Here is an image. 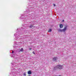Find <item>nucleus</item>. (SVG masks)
I'll list each match as a JSON object with an SVG mask.
<instances>
[{
    "instance_id": "obj_1",
    "label": "nucleus",
    "mask_w": 76,
    "mask_h": 76,
    "mask_svg": "<svg viewBox=\"0 0 76 76\" xmlns=\"http://www.w3.org/2000/svg\"><path fill=\"white\" fill-rule=\"evenodd\" d=\"M26 25H25L24 26H23L22 28H19L17 29V31L14 34V36H16L15 37V40L17 41L19 40V39L22 38L21 36H20V35H22L23 34V32H25V26Z\"/></svg>"
},
{
    "instance_id": "obj_2",
    "label": "nucleus",
    "mask_w": 76,
    "mask_h": 76,
    "mask_svg": "<svg viewBox=\"0 0 76 76\" xmlns=\"http://www.w3.org/2000/svg\"><path fill=\"white\" fill-rule=\"evenodd\" d=\"M19 19L20 20H21V19L27 20L28 19V16L27 15H25V14H22L20 17H19Z\"/></svg>"
},
{
    "instance_id": "obj_3",
    "label": "nucleus",
    "mask_w": 76,
    "mask_h": 76,
    "mask_svg": "<svg viewBox=\"0 0 76 76\" xmlns=\"http://www.w3.org/2000/svg\"><path fill=\"white\" fill-rule=\"evenodd\" d=\"M57 69H63V66L61 65H58L54 67V70H56Z\"/></svg>"
},
{
    "instance_id": "obj_4",
    "label": "nucleus",
    "mask_w": 76,
    "mask_h": 76,
    "mask_svg": "<svg viewBox=\"0 0 76 76\" xmlns=\"http://www.w3.org/2000/svg\"><path fill=\"white\" fill-rule=\"evenodd\" d=\"M15 66H14V67L12 68V70H15V68H16L19 66V65L17 63L15 64Z\"/></svg>"
},
{
    "instance_id": "obj_5",
    "label": "nucleus",
    "mask_w": 76,
    "mask_h": 76,
    "mask_svg": "<svg viewBox=\"0 0 76 76\" xmlns=\"http://www.w3.org/2000/svg\"><path fill=\"white\" fill-rule=\"evenodd\" d=\"M67 25H65V27H64V28L63 29V31H64L65 32L67 30Z\"/></svg>"
},
{
    "instance_id": "obj_6",
    "label": "nucleus",
    "mask_w": 76,
    "mask_h": 76,
    "mask_svg": "<svg viewBox=\"0 0 76 76\" xmlns=\"http://www.w3.org/2000/svg\"><path fill=\"white\" fill-rule=\"evenodd\" d=\"M10 74H12L13 75V76H15L16 75V73H15V71L14 72L11 73H10Z\"/></svg>"
},
{
    "instance_id": "obj_7",
    "label": "nucleus",
    "mask_w": 76,
    "mask_h": 76,
    "mask_svg": "<svg viewBox=\"0 0 76 76\" xmlns=\"http://www.w3.org/2000/svg\"><path fill=\"white\" fill-rule=\"evenodd\" d=\"M58 32H65L63 30V29H59L58 30Z\"/></svg>"
},
{
    "instance_id": "obj_8",
    "label": "nucleus",
    "mask_w": 76,
    "mask_h": 76,
    "mask_svg": "<svg viewBox=\"0 0 76 76\" xmlns=\"http://www.w3.org/2000/svg\"><path fill=\"white\" fill-rule=\"evenodd\" d=\"M23 48H21L20 50V51H18V52H23Z\"/></svg>"
},
{
    "instance_id": "obj_9",
    "label": "nucleus",
    "mask_w": 76,
    "mask_h": 76,
    "mask_svg": "<svg viewBox=\"0 0 76 76\" xmlns=\"http://www.w3.org/2000/svg\"><path fill=\"white\" fill-rule=\"evenodd\" d=\"M27 73L28 75H31L32 73V72H31V71H29Z\"/></svg>"
},
{
    "instance_id": "obj_10",
    "label": "nucleus",
    "mask_w": 76,
    "mask_h": 76,
    "mask_svg": "<svg viewBox=\"0 0 76 76\" xmlns=\"http://www.w3.org/2000/svg\"><path fill=\"white\" fill-rule=\"evenodd\" d=\"M60 28H62L63 27V25L62 24H61L59 25Z\"/></svg>"
},
{
    "instance_id": "obj_11",
    "label": "nucleus",
    "mask_w": 76,
    "mask_h": 76,
    "mask_svg": "<svg viewBox=\"0 0 76 76\" xmlns=\"http://www.w3.org/2000/svg\"><path fill=\"white\" fill-rule=\"evenodd\" d=\"M17 56L16 54H13L12 55V57H15V56Z\"/></svg>"
},
{
    "instance_id": "obj_12",
    "label": "nucleus",
    "mask_w": 76,
    "mask_h": 76,
    "mask_svg": "<svg viewBox=\"0 0 76 76\" xmlns=\"http://www.w3.org/2000/svg\"><path fill=\"white\" fill-rule=\"evenodd\" d=\"M56 59H57V58H53V61H55L56 60Z\"/></svg>"
},
{
    "instance_id": "obj_13",
    "label": "nucleus",
    "mask_w": 76,
    "mask_h": 76,
    "mask_svg": "<svg viewBox=\"0 0 76 76\" xmlns=\"http://www.w3.org/2000/svg\"><path fill=\"white\" fill-rule=\"evenodd\" d=\"M52 30L51 29H49L48 31V32H51V31Z\"/></svg>"
},
{
    "instance_id": "obj_14",
    "label": "nucleus",
    "mask_w": 76,
    "mask_h": 76,
    "mask_svg": "<svg viewBox=\"0 0 76 76\" xmlns=\"http://www.w3.org/2000/svg\"><path fill=\"white\" fill-rule=\"evenodd\" d=\"M23 75H24L23 76H26V73H24Z\"/></svg>"
},
{
    "instance_id": "obj_15",
    "label": "nucleus",
    "mask_w": 76,
    "mask_h": 76,
    "mask_svg": "<svg viewBox=\"0 0 76 76\" xmlns=\"http://www.w3.org/2000/svg\"><path fill=\"white\" fill-rule=\"evenodd\" d=\"M11 64H12V65H13V66H14V64H15V63H11Z\"/></svg>"
},
{
    "instance_id": "obj_16",
    "label": "nucleus",
    "mask_w": 76,
    "mask_h": 76,
    "mask_svg": "<svg viewBox=\"0 0 76 76\" xmlns=\"http://www.w3.org/2000/svg\"><path fill=\"white\" fill-rule=\"evenodd\" d=\"M33 27V26L32 25H31L30 26V28H32Z\"/></svg>"
},
{
    "instance_id": "obj_17",
    "label": "nucleus",
    "mask_w": 76,
    "mask_h": 76,
    "mask_svg": "<svg viewBox=\"0 0 76 76\" xmlns=\"http://www.w3.org/2000/svg\"><path fill=\"white\" fill-rule=\"evenodd\" d=\"M33 54H34V55L36 54L35 52H34V51L33 52Z\"/></svg>"
},
{
    "instance_id": "obj_18",
    "label": "nucleus",
    "mask_w": 76,
    "mask_h": 76,
    "mask_svg": "<svg viewBox=\"0 0 76 76\" xmlns=\"http://www.w3.org/2000/svg\"><path fill=\"white\" fill-rule=\"evenodd\" d=\"M32 50V48H29V51H30V50Z\"/></svg>"
},
{
    "instance_id": "obj_19",
    "label": "nucleus",
    "mask_w": 76,
    "mask_h": 76,
    "mask_svg": "<svg viewBox=\"0 0 76 76\" xmlns=\"http://www.w3.org/2000/svg\"><path fill=\"white\" fill-rule=\"evenodd\" d=\"M38 23L37 21H35V23Z\"/></svg>"
},
{
    "instance_id": "obj_20",
    "label": "nucleus",
    "mask_w": 76,
    "mask_h": 76,
    "mask_svg": "<svg viewBox=\"0 0 76 76\" xmlns=\"http://www.w3.org/2000/svg\"><path fill=\"white\" fill-rule=\"evenodd\" d=\"M31 3V1H30V2H29V3Z\"/></svg>"
},
{
    "instance_id": "obj_21",
    "label": "nucleus",
    "mask_w": 76,
    "mask_h": 76,
    "mask_svg": "<svg viewBox=\"0 0 76 76\" xmlns=\"http://www.w3.org/2000/svg\"><path fill=\"white\" fill-rule=\"evenodd\" d=\"M12 53H14V52L12 50Z\"/></svg>"
},
{
    "instance_id": "obj_22",
    "label": "nucleus",
    "mask_w": 76,
    "mask_h": 76,
    "mask_svg": "<svg viewBox=\"0 0 76 76\" xmlns=\"http://www.w3.org/2000/svg\"><path fill=\"white\" fill-rule=\"evenodd\" d=\"M15 44H16V45H17V43H16V42H15Z\"/></svg>"
},
{
    "instance_id": "obj_23",
    "label": "nucleus",
    "mask_w": 76,
    "mask_h": 76,
    "mask_svg": "<svg viewBox=\"0 0 76 76\" xmlns=\"http://www.w3.org/2000/svg\"><path fill=\"white\" fill-rule=\"evenodd\" d=\"M53 5L54 6H56V5L55 4H53Z\"/></svg>"
},
{
    "instance_id": "obj_24",
    "label": "nucleus",
    "mask_w": 76,
    "mask_h": 76,
    "mask_svg": "<svg viewBox=\"0 0 76 76\" xmlns=\"http://www.w3.org/2000/svg\"><path fill=\"white\" fill-rule=\"evenodd\" d=\"M28 76H31V75H29Z\"/></svg>"
},
{
    "instance_id": "obj_25",
    "label": "nucleus",
    "mask_w": 76,
    "mask_h": 76,
    "mask_svg": "<svg viewBox=\"0 0 76 76\" xmlns=\"http://www.w3.org/2000/svg\"><path fill=\"white\" fill-rule=\"evenodd\" d=\"M29 0V1H30V0Z\"/></svg>"
},
{
    "instance_id": "obj_26",
    "label": "nucleus",
    "mask_w": 76,
    "mask_h": 76,
    "mask_svg": "<svg viewBox=\"0 0 76 76\" xmlns=\"http://www.w3.org/2000/svg\"><path fill=\"white\" fill-rule=\"evenodd\" d=\"M63 21H64V20H63Z\"/></svg>"
},
{
    "instance_id": "obj_27",
    "label": "nucleus",
    "mask_w": 76,
    "mask_h": 76,
    "mask_svg": "<svg viewBox=\"0 0 76 76\" xmlns=\"http://www.w3.org/2000/svg\"><path fill=\"white\" fill-rule=\"evenodd\" d=\"M27 12H28V11H27Z\"/></svg>"
}]
</instances>
